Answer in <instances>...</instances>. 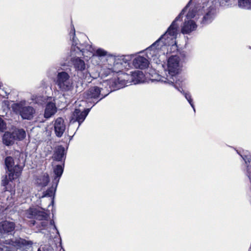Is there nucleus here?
Returning <instances> with one entry per match:
<instances>
[{
  "instance_id": "obj_6",
  "label": "nucleus",
  "mask_w": 251,
  "mask_h": 251,
  "mask_svg": "<svg viewBox=\"0 0 251 251\" xmlns=\"http://www.w3.org/2000/svg\"><path fill=\"white\" fill-rule=\"evenodd\" d=\"M55 84L64 96H73L75 93L74 83L70 75L65 71L58 72L55 80Z\"/></svg>"
},
{
  "instance_id": "obj_17",
  "label": "nucleus",
  "mask_w": 251,
  "mask_h": 251,
  "mask_svg": "<svg viewBox=\"0 0 251 251\" xmlns=\"http://www.w3.org/2000/svg\"><path fill=\"white\" fill-rule=\"evenodd\" d=\"M47 217L46 218H42V219H37L39 221V222H36L34 220H31L29 221V225L30 226H33L37 225V227L40 230L47 229L48 227H52L53 229L57 230V233H59V231L57 229L56 226L55 225L54 222L53 220L49 221V214L46 213Z\"/></svg>"
},
{
  "instance_id": "obj_12",
  "label": "nucleus",
  "mask_w": 251,
  "mask_h": 251,
  "mask_svg": "<svg viewBox=\"0 0 251 251\" xmlns=\"http://www.w3.org/2000/svg\"><path fill=\"white\" fill-rule=\"evenodd\" d=\"M195 9V7L190 8L185 16L183 23L181 26V31L184 34L190 33L195 30L197 27L195 22L192 20L193 18L196 17Z\"/></svg>"
},
{
  "instance_id": "obj_13",
  "label": "nucleus",
  "mask_w": 251,
  "mask_h": 251,
  "mask_svg": "<svg viewBox=\"0 0 251 251\" xmlns=\"http://www.w3.org/2000/svg\"><path fill=\"white\" fill-rule=\"evenodd\" d=\"M107 95L108 94L104 93L102 88L97 86L90 87L84 93V97L88 102L94 103L93 106Z\"/></svg>"
},
{
  "instance_id": "obj_10",
  "label": "nucleus",
  "mask_w": 251,
  "mask_h": 251,
  "mask_svg": "<svg viewBox=\"0 0 251 251\" xmlns=\"http://www.w3.org/2000/svg\"><path fill=\"white\" fill-rule=\"evenodd\" d=\"M128 77L127 75L123 74L121 76L103 81L102 85L106 89L107 92L106 94L108 95L112 91L127 86L128 82L126 79Z\"/></svg>"
},
{
  "instance_id": "obj_29",
  "label": "nucleus",
  "mask_w": 251,
  "mask_h": 251,
  "mask_svg": "<svg viewBox=\"0 0 251 251\" xmlns=\"http://www.w3.org/2000/svg\"><path fill=\"white\" fill-rule=\"evenodd\" d=\"M239 7L245 9H251V0H238Z\"/></svg>"
},
{
  "instance_id": "obj_22",
  "label": "nucleus",
  "mask_w": 251,
  "mask_h": 251,
  "mask_svg": "<svg viewBox=\"0 0 251 251\" xmlns=\"http://www.w3.org/2000/svg\"><path fill=\"white\" fill-rule=\"evenodd\" d=\"M131 80L135 84L143 82L145 81V75L142 71H135L131 75Z\"/></svg>"
},
{
  "instance_id": "obj_35",
  "label": "nucleus",
  "mask_w": 251,
  "mask_h": 251,
  "mask_svg": "<svg viewBox=\"0 0 251 251\" xmlns=\"http://www.w3.org/2000/svg\"><path fill=\"white\" fill-rule=\"evenodd\" d=\"M228 0V1L229 0Z\"/></svg>"
},
{
  "instance_id": "obj_33",
  "label": "nucleus",
  "mask_w": 251,
  "mask_h": 251,
  "mask_svg": "<svg viewBox=\"0 0 251 251\" xmlns=\"http://www.w3.org/2000/svg\"><path fill=\"white\" fill-rule=\"evenodd\" d=\"M227 0H215V4L216 5L218 2L219 3L220 6H224L227 4Z\"/></svg>"
},
{
  "instance_id": "obj_19",
  "label": "nucleus",
  "mask_w": 251,
  "mask_h": 251,
  "mask_svg": "<svg viewBox=\"0 0 251 251\" xmlns=\"http://www.w3.org/2000/svg\"><path fill=\"white\" fill-rule=\"evenodd\" d=\"M25 216L28 219H42L47 217L46 213L44 211L38 210L35 208H30L25 212Z\"/></svg>"
},
{
  "instance_id": "obj_30",
  "label": "nucleus",
  "mask_w": 251,
  "mask_h": 251,
  "mask_svg": "<svg viewBox=\"0 0 251 251\" xmlns=\"http://www.w3.org/2000/svg\"><path fill=\"white\" fill-rule=\"evenodd\" d=\"M57 246L55 244L50 245H45L41 246L37 251H56Z\"/></svg>"
},
{
  "instance_id": "obj_18",
  "label": "nucleus",
  "mask_w": 251,
  "mask_h": 251,
  "mask_svg": "<svg viewBox=\"0 0 251 251\" xmlns=\"http://www.w3.org/2000/svg\"><path fill=\"white\" fill-rule=\"evenodd\" d=\"M57 111V107L55 105L54 98L50 97L48 99L46 105L44 117L49 119L54 115Z\"/></svg>"
},
{
  "instance_id": "obj_1",
  "label": "nucleus",
  "mask_w": 251,
  "mask_h": 251,
  "mask_svg": "<svg viewBox=\"0 0 251 251\" xmlns=\"http://www.w3.org/2000/svg\"><path fill=\"white\" fill-rule=\"evenodd\" d=\"M15 228L13 222L0 223V251H33L32 243L20 237H14L12 232Z\"/></svg>"
},
{
  "instance_id": "obj_5",
  "label": "nucleus",
  "mask_w": 251,
  "mask_h": 251,
  "mask_svg": "<svg viewBox=\"0 0 251 251\" xmlns=\"http://www.w3.org/2000/svg\"><path fill=\"white\" fill-rule=\"evenodd\" d=\"M131 59L129 55H109L107 62L102 67L100 73L102 76H107L112 73H118L126 68Z\"/></svg>"
},
{
  "instance_id": "obj_11",
  "label": "nucleus",
  "mask_w": 251,
  "mask_h": 251,
  "mask_svg": "<svg viewBox=\"0 0 251 251\" xmlns=\"http://www.w3.org/2000/svg\"><path fill=\"white\" fill-rule=\"evenodd\" d=\"M79 55H73L71 59L73 66L77 72V75L82 79L87 82L91 81V75L86 69V65L84 61L81 59Z\"/></svg>"
},
{
  "instance_id": "obj_21",
  "label": "nucleus",
  "mask_w": 251,
  "mask_h": 251,
  "mask_svg": "<svg viewBox=\"0 0 251 251\" xmlns=\"http://www.w3.org/2000/svg\"><path fill=\"white\" fill-rule=\"evenodd\" d=\"M66 158L65 148L62 146H57L54 151L52 158L53 160L64 162Z\"/></svg>"
},
{
  "instance_id": "obj_23",
  "label": "nucleus",
  "mask_w": 251,
  "mask_h": 251,
  "mask_svg": "<svg viewBox=\"0 0 251 251\" xmlns=\"http://www.w3.org/2000/svg\"><path fill=\"white\" fill-rule=\"evenodd\" d=\"M64 165V163L62 165H57L54 168L53 172L55 176L54 178L53 183H56V186L57 185L60 177L63 172Z\"/></svg>"
},
{
  "instance_id": "obj_26",
  "label": "nucleus",
  "mask_w": 251,
  "mask_h": 251,
  "mask_svg": "<svg viewBox=\"0 0 251 251\" xmlns=\"http://www.w3.org/2000/svg\"><path fill=\"white\" fill-rule=\"evenodd\" d=\"M13 136L15 140H22L24 139L26 135L25 131L23 129L16 128L12 132Z\"/></svg>"
},
{
  "instance_id": "obj_20",
  "label": "nucleus",
  "mask_w": 251,
  "mask_h": 251,
  "mask_svg": "<svg viewBox=\"0 0 251 251\" xmlns=\"http://www.w3.org/2000/svg\"><path fill=\"white\" fill-rule=\"evenodd\" d=\"M54 127L56 135L58 137H61L66 129L63 119L60 117L57 118L54 122Z\"/></svg>"
},
{
  "instance_id": "obj_25",
  "label": "nucleus",
  "mask_w": 251,
  "mask_h": 251,
  "mask_svg": "<svg viewBox=\"0 0 251 251\" xmlns=\"http://www.w3.org/2000/svg\"><path fill=\"white\" fill-rule=\"evenodd\" d=\"M15 141V139L12 133L5 132L2 137V142L6 146L12 145Z\"/></svg>"
},
{
  "instance_id": "obj_15",
  "label": "nucleus",
  "mask_w": 251,
  "mask_h": 251,
  "mask_svg": "<svg viewBox=\"0 0 251 251\" xmlns=\"http://www.w3.org/2000/svg\"><path fill=\"white\" fill-rule=\"evenodd\" d=\"M14 194L11 191H5L0 194V206L4 210L12 207L15 202Z\"/></svg>"
},
{
  "instance_id": "obj_8",
  "label": "nucleus",
  "mask_w": 251,
  "mask_h": 251,
  "mask_svg": "<svg viewBox=\"0 0 251 251\" xmlns=\"http://www.w3.org/2000/svg\"><path fill=\"white\" fill-rule=\"evenodd\" d=\"M15 161H14L12 157L8 156L5 158V164L9 174L8 177L6 175L1 180V184L3 186H6L8 184L9 180L12 181L20 176L23 166L18 163L15 165Z\"/></svg>"
},
{
  "instance_id": "obj_3",
  "label": "nucleus",
  "mask_w": 251,
  "mask_h": 251,
  "mask_svg": "<svg viewBox=\"0 0 251 251\" xmlns=\"http://www.w3.org/2000/svg\"><path fill=\"white\" fill-rule=\"evenodd\" d=\"M159 39V38L146 50L145 52L147 58L141 55H138L133 59L132 64L135 68L140 69L147 68L149 64L148 59L152 60L156 64H159L161 62V60L165 59L166 54H167L169 53L174 52L176 50L173 48L172 49V46L169 45L167 46V51L166 52H164V54H161L160 53L159 48L162 46L161 45H162V43H160L159 45H158V46L155 45L151 49V48L152 46Z\"/></svg>"
},
{
  "instance_id": "obj_32",
  "label": "nucleus",
  "mask_w": 251,
  "mask_h": 251,
  "mask_svg": "<svg viewBox=\"0 0 251 251\" xmlns=\"http://www.w3.org/2000/svg\"><path fill=\"white\" fill-rule=\"evenodd\" d=\"M57 185L55 186L54 188L53 187H51L50 188H49L45 192V193L42 196V198L45 197H51L52 196H54L55 192L56 191V188Z\"/></svg>"
},
{
  "instance_id": "obj_2",
  "label": "nucleus",
  "mask_w": 251,
  "mask_h": 251,
  "mask_svg": "<svg viewBox=\"0 0 251 251\" xmlns=\"http://www.w3.org/2000/svg\"><path fill=\"white\" fill-rule=\"evenodd\" d=\"M191 1L192 0H190L189 1L186 6L182 10L180 14L172 22V24L168 28V30L166 31V32L159 38V39L155 44H154L153 46H152V47L151 48V49L154 46H158L157 45H159L160 43H162V45H161L162 46L159 48V51L160 53L161 54H164V52H166L167 51V46L169 45L172 46V49L173 48L175 50L177 49L176 40L178 29V25L176 23V22L178 21L182 20V16L186 11H187L188 9L189 10L191 7L196 8V19L197 18V16H199L200 15H203V9H200L201 6H200V7L196 6H191Z\"/></svg>"
},
{
  "instance_id": "obj_4",
  "label": "nucleus",
  "mask_w": 251,
  "mask_h": 251,
  "mask_svg": "<svg viewBox=\"0 0 251 251\" xmlns=\"http://www.w3.org/2000/svg\"><path fill=\"white\" fill-rule=\"evenodd\" d=\"M181 68L182 65L180 63L179 57L176 55H172L168 60L167 69L165 70V76H158L157 78L151 79L152 81H161L170 85H180L184 80L180 75Z\"/></svg>"
},
{
  "instance_id": "obj_27",
  "label": "nucleus",
  "mask_w": 251,
  "mask_h": 251,
  "mask_svg": "<svg viewBox=\"0 0 251 251\" xmlns=\"http://www.w3.org/2000/svg\"><path fill=\"white\" fill-rule=\"evenodd\" d=\"M109 55H112L111 54H110L108 53L107 51L105 50H104L99 48L97 49L96 50H95L94 52V55L92 56L93 59H95L97 57L99 58H102L103 57H106V60H107V57Z\"/></svg>"
},
{
  "instance_id": "obj_28",
  "label": "nucleus",
  "mask_w": 251,
  "mask_h": 251,
  "mask_svg": "<svg viewBox=\"0 0 251 251\" xmlns=\"http://www.w3.org/2000/svg\"><path fill=\"white\" fill-rule=\"evenodd\" d=\"M177 84H173V85L177 89L179 92H180L185 97L186 99L188 100L191 107L193 108L194 112H195V108L194 107V105L193 102V100L191 98V96L189 92H185L183 90H181L179 88H178L176 85Z\"/></svg>"
},
{
  "instance_id": "obj_34",
  "label": "nucleus",
  "mask_w": 251,
  "mask_h": 251,
  "mask_svg": "<svg viewBox=\"0 0 251 251\" xmlns=\"http://www.w3.org/2000/svg\"><path fill=\"white\" fill-rule=\"evenodd\" d=\"M6 128V124L3 120L0 118V131L3 132Z\"/></svg>"
},
{
  "instance_id": "obj_14",
  "label": "nucleus",
  "mask_w": 251,
  "mask_h": 251,
  "mask_svg": "<svg viewBox=\"0 0 251 251\" xmlns=\"http://www.w3.org/2000/svg\"><path fill=\"white\" fill-rule=\"evenodd\" d=\"M213 2L208 1L203 4V16L201 22L202 25L211 23L216 15V5H214Z\"/></svg>"
},
{
  "instance_id": "obj_16",
  "label": "nucleus",
  "mask_w": 251,
  "mask_h": 251,
  "mask_svg": "<svg viewBox=\"0 0 251 251\" xmlns=\"http://www.w3.org/2000/svg\"><path fill=\"white\" fill-rule=\"evenodd\" d=\"M90 108L85 109L81 111L78 109H75L72 113L70 120V124L73 125L76 122L78 123L77 129L79 128L81 124L86 119L87 116L90 111Z\"/></svg>"
},
{
  "instance_id": "obj_31",
  "label": "nucleus",
  "mask_w": 251,
  "mask_h": 251,
  "mask_svg": "<svg viewBox=\"0 0 251 251\" xmlns=\"http://www.w3.org/2000/svg\"><path fill=\"white\" fill-rule=\"evenodd\" d=\"M10 93V89L3 86L2 83L0 81V95L3 98H5L8 96Z\"/></svg>"
},
{
  "instance_id": "obj_7",
  "label": "nucleus",
  "mask_w": 251,
  "mask_h": 251,
  "mask_svg": "<svg viewBox=\"0 0 251 251\" xmlns=\"http://www.w3.org/2000/svg\"><path fill=\"white\" fill-rule=\"evenodd\" d=\"M75 35V27L73 26L70 32V38L72 41L70 51L71 56L82 55L84 57L90 58L94 55L95 49L92 45L88 43L78 44Z\"/></svg>"
},
{
  "instance_id": "obj_9",
  "label": "nucleus",
  "mask_w": 251,
  "mask_h": 251,
  "mask_svg": "<svg viewBox=\"0 0 251 251\" xmlns=\"http://www.w3.org/2000/svg\"><path fill=\"white\" fill-rule=\"evenodd\" d=\"M12 108L15 113L19 114L25 120H31L35 113V109L28 105L25 100H22L13 103Z\"/></svg>"
},
{
  "instance_id": "obj_24",
  "label": "nucleus",
  "mask_w": 251,
  "mask_h": 251,
  "mask_svg": "<svg viewBox=\"0 0 251 251\" xmlns=\"http://www.w3.org/2000/svg\"><path fill=\"white\" fill-rule=\"evenodd\" d=\"M49 182V176L48 174L44 173L36 179L37 184L42 187L47 186Z\"/></svg>"
}]
</instances>
